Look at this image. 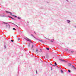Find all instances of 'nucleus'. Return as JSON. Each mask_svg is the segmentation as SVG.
<instances>
[{
	"label": "nucleus",
	"mask_w": 76,
	"mask_h": 76,
	"mask_svg": "<svg viewBox=\"0 0 76 76\" xmlns=\"http://www.w3.org/2000/svg\"><path fill=\"white\" fill-rule=\"evenodd\" d=\"M52 66H56L55 65H53Z\"/></svg>",
	"instance_id": "72a5a7b5"
},
{
	"label": "nucleus",
	"mask_w": 76,
	"mask_h": 76,
	"mask_svg": "<svg viewBox=\"0 0 76 76\" xmlns=\"http://www.w3.org/2000/svg\"><path fill=\"white\" fill-rule=\"evenodd\" d=\"M73 52H74V51H71V53H73Z\"/></svg>",
	"instance_id": "bb28decb"
},
{
	"label": "nucleus",
	"mask_w": 76,
	"mask_h": 76,
	"mask_svg": "<svg viewBox=\"0 0 76 76\" xmlns=\"http://www.w3.org/2000/svg\"><path fill=\"white\" fill-rule=\"evenodd\" d=\"M38 51V50L37 49H36V53H37V51Z\"/></svg>",
	"instance_id": "b1692460"
},
{
	"label": "nucleus",
	"mask_w": 76,
	"mask_h": 76,
	"mask_svg": "<svg viewBox=\"0 0 76 76\" xmlns=\"http://www.w3.org/2000/svg\"><path fill=\"white\" fill-rule=\"evenodd\" d=\"M68 72L69 73H71V71H70V70L68 69Z\"/></svg>",
	"instance_id": "2eb2a0df"
},
{
	"label": "nucleus",
	"mask_w": 76,
	"mask_h": 76,
	"mask_svg": "<svg viewBox=\"0 0 76 76\" xmlns=\"http://www.w3.org/2000/svg\"><path fill=\"white\" fill-rule=\"evenodd\" d=\"M27 23H29V22H28V21H27Z\"/></svg>",
	"instance_id": "58836bf2"
},
{
	"label": "nucleus",
	"mask_w": 76,
	"mask_h": 76,
	"mask_svg": "<svg viewBox=\"0 0 76 76\" xmlns=\"http://www.w3.org/2000/svg\"><path fill=\"white\" fill-rule=\"evenodd\" d=\"M54 64H55V66H57V63H56V62H55L54 63Z\"/></svg>",
	"instance_id": "6ab92c4d"
},
{
	"label": "nucleus",
	"mask_w": 76,
	"mask_h": 76,
	"mask_svg": "<svg viewBox=\"0 0 76 76\" xmlns=\"http://www.w3.org/2000/svg\"><path fill=\"white\" fill-rule=\"evenodd\" d=\"M34 38L36 39H37V40H38V41H39L41 42H44V41H42V40H41L39 39H37V38H36V37H34Z\"/></svg>",
	"instance_id": "f03ea898"
},
{
	"label": "nucleus",
	"mask_w": 76,
	"mask_h": 76,
	"mask_svg": "<svg viewBox=\"0 0 76 76\" xmlns=\"http://www.w3.org/2000/svg\"><path fill=\"white\" fill-rule=\"evenodd\" d=\"M3 23H4L5 24H8V23H5V22H3Z\"/></svg>",
	"instance_id": "412c9836"
},
{
	"label": "nucleus",
	"mask_w": 76,
	"mask_h": 76,
	"mask_svg": "<svg viewBox=\"0 0 76 76\" xmlns=\"http://www.w3.org/2000/svg\"><path fill=\"white\" fill-rule=\"evenodd\" d=\"M72 66V67H73V68L74 69H75V70H76V67H75V66Z\"/></svg>",
	"instance_id": "f8f14e48"
},
{
	"label": "nucleus",
	"mask_w": 76,
	"mask_h": 76,
	"mask_svg": "<svg viewBox=\"0 0 76 76\" xmlns=\"http://www.w3.org/2000/svg\"><path fill=\"white\" fill-rule=\"evenodd\" d=\"M75 28H76V26L75 27Z\"/></svg>",
	"instance_id": "a19ab883"
},
{
	"label": "nucleus",
	"mask_w": 76,
	"mask_h": 76,
	"mask_svg": "<svg viewBox=\"0 0 76 76\" xmlns=\"http://www.w3.org/2000/svg\"><path fill=\"white\" fill-rule=\"evenodd\" d=\"M65 51H68V49H65Z\"/></svg>",
	"instance_id": "cd10ccee"
},
{
	"label": "nucleus",
	"mask_w": 76,
	"mask_h": 76,
	"mask_svg": "<svg viewBox=\"0 0 76 76\" xmlns=\"http://www.w3.org/2000/svg\"><path fill=\"white\" fill-rule=\"evenodd\" d=\"M11 42H13V41L12 40H11Z\"/></svg>",
	"instance_id": "c756f323"
},
{
	"label": "nucleus",
	"mask_w": 76,
	"mask_h": 76,
	"mask_svg": "<svg viewBox=\"0 0 76 76\" xmlns=\"http://www.w3.org/2000/svg\"><path fill=\"white\" fill-rule=\"evenodd\" d=\"M31 36H32V37H34V38H35V37H34V35H32Z\"/></svg>",
	"instance_id": "393cba45"
},
{
	"label": "nucleus",
	"mask_w": 76,
	"mask_h": 76,
	"mask_svg": "<svg viewBox=\"0 0 76 76\" xmlns=\"http://www.w3.org/2000/svg\"><path fill=\"white\" fill-rule=\"evenodd\" d=\"M61 61H64V62H65L66 63L67 62V61H65L64 60V59H60Z\"/></svg>",
	"instance_id": "39448f33"
},
{
	"label": "nucleus",
	"mask_w": 76,
	"mask_h": 76,
	"mask_svg": "<svg viewBox=\"0 0 76 76\" xmlns=\"http://www.w3.org/2000/svg\"><path fill=\"white\" fill-rule=\"evenodd\" d=\"M9 23H12V24H13V25H15V26H17V28H19V27H18V26H17V25H16V24H15L13 23H11V22H9Z\"/></svg>",
	"instance_id": "0eeeda50"
},
{
	"label": "nucleus",
	"mask_w": 76,
	"mask_h": 76,
	"mask_svg": "<svg viewBox=\"0 0 76 76\" xmlns=\"http://www.w3.org/2000/svg\"><path fill=\"white\" fill-rule=\"evenodd\" d=\"M66 1H67V2H69L68 0H66Z\"/></svg>",
	"instance_id": "e433bc0d"
},
{
	"label": "nucleus",
	"mask_w": 76,
	"mask_h": 76,
	"mask_svg": "<svg viewBox=\"0 0 76 76\" xmlns=\"http://www.w3.org/2000/svg\"><path fill=\"white\" fill-rule=\"evenodd\" d=\"M49 39V40H50V42H54V39H52L51 40H50L49 39Z\"/></svg>",
	"instance_id": "20e7f679"
},
{
	"label": "nucleus",
	"mask_w": 76,
	"mask_h": 76,
	"mask_svg": "<svg viewBox=\"0 0 76 76\" xmlns=\"http://www.w3.org/2000/svg\"><path fill=\"white\" fill-rule=\"evenodd\" d=\"M50 64L51 66H53V64Z\"/></svg>",
	"instance_id": "c9c22d12"
},
{
	"label": "nucleus",
	"mask_w": 76,
	"mask_h": 76,
	"mask_svg": "<svg viewBox=\"0 0 76 76\" xmlns=\"http://www.w3.org/2000/svg\"><path fill=\"white\" fill-rule=\"evenodd\" d=\"M56 66L57 67V68H58V69L59 68V67H58V66H57L56 65Z\"/></svg>",
	"instance_id": "2f4dec72"
},
{
	"label": "nucleus",
	"mask_w": 76,
	"mask_h": 76,
	"mask_svg": "<svg viewBox=\"0 0 76 76\" xmlns=\"http://www.w3.org/2000/svg\"><path fill=\"white\" fill-rule=\"evenodd\" d=\"M17 18L18 19H19V20H20V19H21V18L20 17H18Z\"/></svg>",
	"instance_id": "ddd939ff"
},
{
	"label": "nucleus",
	"mask_w": 76,
	"mask_h": 76,
	"mask_svg": "<svg viewBox=\"0 0 76 76\" xmlns=\"http://www.w3.org/2000/svg\"><path fill=\"white\" fill-rule=\"evenodd\" d=\"M12 29H13V30H16V28H12Z\"/></svg>",
	"instance_id": "5701e85b"
},
{
	"label": "nucleus",
	"mask_w": 76,
	"mask_h": 76,
	"mask_svg": "<svg viewBox=\"0 0 76 76\" xmlns=\"http://www.w3.org/2000/svg\"><path fill=\"white\" fill-rule=\"evenodd\" d=\"M11 19H12L13 20H16V19H15V18H13L12 17H11Z\"/></svg>",
	"instance_id": "f3484780"
},
{
	"label": "nucleus",
	"mask_w": 76,
	"mask_h": 76,
	"mask_svg": "<svg viewBox=\"0 0 76 76\" xmlns=\"http://www.w3.org/2000/svg\"><path fill=\"white\" fill-rule=\"evenodd\" d=\"M11 15L12 16H13L14 17H15V18H18V17L16 15H12V14H11Z\"/></svg>",
	"instance_id": "6e6552de"
},
{
	"label": "nucleus",
	"mask_w": 76,
	"mask_h": 76,
	"mask_svg": "<svg viewBox=\"0 0 76 76\" xmlns=\"http://www.w3.org/2000/svg\"><path fill=\"white\" fill-rule=\"evenodd\" d=\"M50 48H46V50H49Z\"/></svg>",
	"instance_id": "a878e982"
},
{
	"label": "nucleus",
	"mask_w": 76,
	"mask_h": 76,
	"mask_svg": "<svg viewBox=\"0 0 76 76\" xmlns=\"http://www.w3.org/2000/svg\"><path fill=\"white\" fill-rule=\"evenodd\" d=\"M4 48L5 49H6V45H4Z\"/></svg>",
	"instance_id": "4be33fe9"
},
{
	"label": "nucleus",
	"mask_w": 76,
	"mask_h": 76,
	"mask_svg": "<svg viewBox=\"0 0 76 76\" xmlns=\"http://www.w3.org/2000/svg\"><path fill=\"white\" fill-rule=\"evenodd\" d=\"M46 58H48V55H46Z\"/></svg>",
	"instance_id": "dca6fc26"
},
{
	"label": "nucleus",
	"mask_w": 76,
	"mask_h": 76,
	"mask_svg": "<svg viewBox=\"0 0 76 76\" xmlns=\"http://www.w3.org/2000/svg\"><path fill=\"white\" fill-rule=\"evenodd\" d=\"M24 39L26 40V41H28L29 42H31V43H32V44H34V42H32V41L31 40L29 39L28 38V37H24Z\"/></svg>",
	"instance_id": "f257e3e1"
},
{
	"label": "nucleus",
	"mask_w": 76,
	"mask_h": 76,
	"mask_svg": "<svg viewBox=\"0 0 76 76\" xmlns=\"http://www.w3.org/2000/svg\"><path fill=\"white\" fill-rule=\"evenodd\" d=\"M30 45H31V44L30 43H29L28 44V47H29L30 46Z\"/></svg>",
	"instance_id": "aec40b11"
},
{
	"label": "nucleus",
	"mask_w": 76,
	"mask_h": 76,
	"mask_svg": "<svg viewBox=\"0 0 76 76\" xmlns=\"http://www.w3.org/2000/svg\"><path fill=\"white\" fill-rule=\"evenodd\" d=\"M18 40L19 41V40H20V38H18Z\"/></svg>",
	"instance_id": "f704fd0d"
},
{
	"label": "nucleus",
	"mask_w": 76,
	"mask_h": 76,
	"mask_svg": "<svg viewBox=\"0 0 76 76\" xmlns=\"http://www.w3.org/2000/svg\"><path fill=\"white\" fill-rule=\"evenodd\" d=\"M34 33H35V34H37L35 32H34Z\"/></svg>",
	"instance_id": "4c0bfd02"
},
{
	"label": "nucleus",
	"mask_w": 76,
	"mask_h": 76,
	"mask_svg": "<svg viewBox=\"0 0 76 76\" xmlns=\"http://www.w3.org/2000/svg\"><path fill=\"white\" fill-rule=\"evenodd\" d=\"M67 23H70V21L69 20H67Z\"/></svg>",
	"instance_id": "9d476101"
},
{
	"label": "nucleus",
	"mask_w": 76,
	"mask_h": 76,
	"mask_svg": "<svg viewBox=\"0 0 76 76\" xmlns=\"http://www.w3.org/2000/svg\"><path fill=\"white\" fill-rule=\"evenodd\" d=\"M18 72H19V71H18Z\"/></svg>",
	"instance_id": "ea45409f"
},
{
	"label": "nucleus",
	"mask_w": 76,
	"mask_h": 76,
	"mask_svg": "<svg viewBox=\"0 0 76 76\" xmlns=\"http://www.w3.org/2000/svg\"><path fill=\"white\" fill-rule=\"evenodd\" d=\"M36 70V74H38V72H37V70Z\"/></svg>",
	"instance_id": "c85d7f7f"
},
{
	"label": "nucleus",
	"mask_w": 76,
	"mask_h": 76,
	"mask_svg": "<svg viewBox=\"0 0 76 76\" xmlns=\"http://www.w3.org/2000/svg\"><path fill=\"white\" fill-rule=\"evenodd\" d=\"M1 17H6V16L4 15H0Z\"/></svg>",
	"instance_id": "1a4fd4ad"
},
{
	"label": "nucleus",
	"mask_w": 76,
	"mask_h": 76,
	"mask_svg": "<svg viewBox=\"0 0 76 76\" xmlns=\"http://www.w3.org/2000/svg\"><path fill=\"white\" fill-rule=\"evenodd\" d=\"M68 65L69 66H72V64L70 63H68Z\"/></svg>",
	"instance_id": "9b49d317"
},
{
	"label": "nucleus",
	"mask_w": 76,
	"mask_h": 76,
	"mask_svg": "<svg viewBox=\"0 0 76 76\" xmlns=\"http://www.w3.org/2000/svg\"><path fill=\"white\" fill-rule=\"evenodd\" d=\"M8 18H10L11 19V18H12V17L10 16L9 15H8Z\"/></svg>",
	"instance_id": "a211bd4d"
},
{
	"label": "nucleus",
	"mask_w": 76,
	"mask_h": 76,
	"mask_svg": "<svg viewBox=\"0 0 76 76\" xmlns=\"http://www.w3.org/2000/svg\"><path fill=\"white\" fill-rule=\"evenodd\" d=\"M34 47V45H33L32 46V48H33Z\"/></svg>",
	"instance_id": "7c9ffc66"
},
{
	"label": "nucleus",
	"mask_w": 76,
	"mask_h": 76,
	"mask_svg": "<svg viewBox=\"0 0 76 76\" xmlns=\"http://www.w3.org/2000/svg\"><path fill=\"white\" fill-rule=\"evenodd\" d=\"M61 73H63V71L61 69Z\"/></svg>",
	"instance_id": "4468645a"
},
{
	"label": "nucleus",
	"mask_w": 76,
	"mask_h": 76,
	"mask_svg": "<svg viewBox=\"0 0 76 76\" xmlns=\"http://www.w3.org/2000/svg\"><path fill=\"white\" fill-rule=\"evenodd\" d=\"M6 26L7 28H8L9 29H10V24L6 25Z\"/></svg>",
	"instance_id": "7ed1b4c3"
},
{
	"label": "nucleus",
	"mask_w": 76,
	"mask_h": 76,
	"mask_svg": "<svg viewBox=\"0 0 76 76\" xmlns=\"http://www.w3.org/2000/svg\"><path fill=\"white\" fill-rule=\"evenodd\" d=\"M5 12L7 13H10V14H12V12H9L8 11H6Z\"/></svg>",
	"instance_id": "423d86ee"
},
{
	"label": "nucleus",
	"mask_w": 76,
	"mask_h": 76,
	"mask_svg": "<svg viewBox=\"0 0 76 76\" xmlns=\"http://www.w3.org/2000/svg\"><path fill=\"white\" fill-rule=\"evenodd\" d=\"M51 70H53V68L51 67Z\"/></svg>",
	"instance_id": "473e14b6"
}]
</instances>
